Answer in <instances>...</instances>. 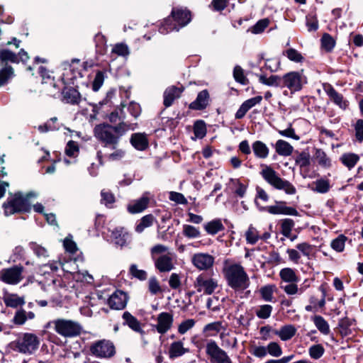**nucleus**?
<instances>
[{
	"label": "nucleus",
	"mask_w": 363,
	"mask_h": 363,
	"mask_svg": "<svg viewBox=\"0 0 363 363\" xmlns=\"http://www.w3.org/2000/svg\"><path fill=\"white\" fill-rule=\"evenodd\" d=\"M296 163L301 168L307 167L310 165L309 155L305 152H301L295 160Z\"/></svg>",
	"instance_id": "obj_63"
},
{
	"label": "nucleus",
	"mask_w": 363,
	"mask_h": 363,
	"mask_svg": "<svg viewBox=\"0 0 363 363\" xmlns=\"http://www.w3.org/2000/svg\"><path fill=\"white\" fill-rule=\"evenodd\" d=\"M89 351L93 356L100 359H110L116 354L113 343L106 339L94 342L89 347Z\"/></svg>",
	"instance_id": "obj_8"
},
{
	"label": "nucleus",
	"mask_w": 363,
	"mask_h": 363,
	"mask_svg": "<svg viewBox=\"0 0 363 363\" xmlns=\"http://www.w3.org/2000/svg\"><path fill=\"white\" fill-rule=\"evenodd\" d=\"M246 242L250 245L256 244L259 240H267L271 234L268 232L260 233L259 231L250 224L245 234Z\"/></svg>",
	"instance_id": "obj_21"
},
{
	"label": "nucleus",
	"mask_w": 363,
	"mask_h": 363,
	"mask_svg": "<svg viewBox=\"0 0 363 363\" xmlns=\"http://www.w3.org/2000/svg\"><path fill=\"white\" fill-rule=\"evenodd\" d=\"M279 277L283 282L292 283L299 281L296 270L290 267L281 269L279 272Z\"/></svg>",
	"instance_id": "obj_34"
},
{
	"label": "nucleus",
	"mask_w": 363,
	"mask_h": 363,
	"mask_svg": "<svg viewBox=\"0 0 363 363\" xmlns=\"http://www.w3.org/2000/svg\"><path fill=\"white\" fill-rule=\"evenodd\" d=\"M40 340L33 333H26L18 337L15 342L16 350L24 354H31L38 348Z\"/></svg>",
	"instance_id": "obj_10"
},
{
	"label": "nucleus",
	"mask_w": 363,
	"mask_h": 363,
	"mask_svg": "<svg viewBox=\"0 0 363 363\" xmlns=\"http://www.w3.org/2000/svg\"><path fill=\"white\" fill-rule=\"evenodd\" d=\"M276 291L277 286L274 284H267L260 288L259 294L264 301L275 302L274 294Z\"/></svg>",
	"instance_id": "obj_35"
},
{
	"label": "nucleus",
	"mask_w": 363,
	"mask_h": 363,
	"mask_svg": "<svg viewBox=\"0 0 363 363\" xmlns=\"http://www.w3.org/2000/svg\"><path fill=\"white\" fill-rule=\"evenodd\" d=\"M297 282L289 283L286 285H281L280 288L289 296L301 294L303 291L302 288H298Z\"/></svg>",
	"instance_id": "obj_49"
},
{
	"label": "nucleus",
	"mask_w": 363,
	"mask_h": 363,
	"mask_svg": "<svg viewBox=\"0 0 363 363\" xmlns=\"http://www.w3.org/2000/svg\"><path fill=\"white\" fill-rule=\"evenodd\" d=\"M182 92V89L176 86L168 87L164 92V105L169 107L174 101L179 98Z\"/></svg>",
	"instance_id": "obj_28"
},
{
	"label": "nucleus",
	"mask_w": 363,
	"mask_h": 363,
	"mask_svg": "<svg viewBox=\"0 0 363 363\" xmlns=\"http://www.w3.org/2000/svg\"><path fill=\"white\" fill-rule=\"evenodd\" d=\"M203 228L206 233L211 235H214L225 229V227L220 218L213 219L207 222L203 225Z\"/></svg>",
	"instance_id": "obj_32"
},
{
	"label": "nucleus",
	"mask_w": 363,
	"mask_h": 363,
	"mask_svg": "<svg viewBox=\"0 0 363 363\" xmlns=\"http://www.w3.org/2000/svg\"><path fill=\"white\" fill-rule=\"evenodd\" d=\"M260 175L269 185L277 190H282L286 194L294 195L296 193L295 186L289 181L281 178L278 173L270 166L262 164Z\"/></svg>",
	"instance_id": "obj_4"
},
{
	"label": "nucleus",
	"mask_w": 363,
	"mask_h": 363,
	"mask_svg": "<svg viewBox=\"0 0 363 363\" xmlns=\"http://www.w3.org/2000/svg\"><path fill=\"white\" fill-rule=\"evenodd\" d=\"M128 302L127 294L122 291H116L108 299L109 306L116 310L123 309Z\"/></svg>",
	"instance_id": "obj_22"
},
{
	"label": "nucleus",
	"mask_w": 363,
	"mask_h": 363,
	"mask_svg": "<svg viewBox=\"0 0 363 363\" xmlns=\"http://www.w3.org/2000/svg\"><path fill=\"white\" fill-rule=\"evenodd\" d=\"M62 101L66 104L78 105L82 101V96L75 88L65 86L62 91Z\"/></svg>",
	"instance_id": "obj_23"
},
{
	"label": "nucleus",
	"mask_w": 363,
	"mask_h": 363,
	"mask_svg": "<svg viewBox=\"0 0 363 363\" xmlns=\"http://www.w3.org/2000/svg\"><path fill=\"white\" fill-rule=\"evenodd\" d=\"M150 252L155 267L160 272H169L174 268V255L169 251L168 247L157 244L152 246Z\"/></svg>",
	"instance_id": "obj_3"
},
{
	"label": "nucleus",
	"mask_w": 363,
	"mask_h": 363,
	"mask_svg": "<svg viewBox=\"0 0 363 363\" xmlns=\"http://www.w3.org/2000/svg\"><path fill=\"white\" fill-rule=\"evenodd\" d=\"M129 272L133 277L141 281L145 280L147 277V272L143 269H139L135 264L130 265Z\"/></svg>",
	"instance_id": "obj_57"
},
{
	"label": "nucleus",
	"mask_w": 363,
	"mask_h": 363,
	"mask_svg": "<svg viewBox=\"0 0 363 363\" xmlns=\"http://www.w3.org/2000/svg\"><path fill=\"white\" fill-rule=\"evenodd\" d=\"M259 81L260 83L267 86H275L282 87L281 77L277 75H271L267 77L265 75H259Z\"/></svg>",
	"instance_id": "obj_43"
},
{
	"label": "nucleus",
	"mask_w": 363,
	"mask_h": 363,
	"mask_svg": "<svg viewBox=\"0 0 363 363\" xmlns=\"http://www.w3.org/2000/svg\"><path fill=\"white\" fill-rule=\"evenodd\" d=\"M223 328L222 322L216 321L206 325L203 332L207 333L206 336H216Z\"/></svg>",
	"instance_id": "obj_40"
},
{
	"label": "nucleus",
	"mask_w": 363,
	"mask_h": 363,
	"mask_svg": "<svg viewBox=\"0 0 363 363\" xmlns=\"http://www.w3.org/2000/svg\"><path fill=\"white\" fill-rule=\"evenodd\" d=\"M269 21L267 18L259 20L251 28V31L255 34L260 33L269 26Z\"/></svg>",
	"instance_id": "obj_64"
},
{
	"label": "nucleus",
	"mask_w": 363,
	"mask_h": 363,
	"mask_svg": "<svg viewBox=\"0 0 363 363\" xmlns=\"http://www.w3.org/2000/svg\"><path fill=\"white\" fill-rule=\"evenodd\" d=\"M314 157L320 167L328 169L332 166L330 158L323 150L316 149Z\"/></svg>",
	"instance_id": "obj_38"
},
{
	"label": "nucleus",
	"mask_w": 363,
	"mask_h": 363,
	"mask_svg": "<svg viewBox=\"0 0 363 363\" xmlns=\"http://www.w3.org/2000/svg\"><path fill=\"white\" fill-rule=\"evenodd\" d=\"M189 352V349L184 347L181 340L174 341L169 345L168 354L170 359H175Z\"/></svg>",
	"instance_id": "obj_27"
},
{
	"label": "nucleus",
	"mask_w": 363,
	"mask_h": 363,
	"mask_svg": "<svg viewBox=\"0 0 363 363\" xmlns=\"http://www.w3.org/2000/svg\"><path fill=\"white\" fill-rule=\"evenodd\" d=\"M262 100V96H257L255 97L249 99L245 101L240 106L238 110L235 114V118L236 119L242 118L247 112L251 109L252 107L255 106L257 104H259Z\"/></svg>",
	"instance_id": "obj_24"
},
{
	"label": "nucleus",
	"mask_w": 363,
	"mask_h": 363,
	"mask_svg": "<svg viewBox=\"0 0 363 363\" xmlns=\"http://www.w3.org/2000/svg\"><path fill=\"white\" fill-rule=\"evenodd\" d=\"M174 322L173 315L168 312H162L157 315V324L155 328L161 335L167 333L172 327Z\"/></svg>",
	"instance_id": "obj_17"
},
{
	"label": "nucleus",
	"mask_w": 363,
	"mask_h": 363,
	"mask_svg": "<svg viewBox=\"0 0 363 363\" xmlns=\"http://www.w3.org/2000/svg\"><path fill=\"white\" fill-rule=\"evenodd\" d=\"M148 289L152 295H156L159 292L162 291L160 283L155 277L150 278L148 281Z\"/></svg>",
	"instance_id": "obj_62"
},
{
	"label": "nucleus",
	"mask_w": 363,
	"mask_h": 363,
	"mask_svg": "<svg viewBox=\"0 0 363 363\" xmlns=\"http://www.w3.org/2000/svg\"><path fill=\"white\" fill-rule=\"evenodd\" d=\"M315 187L312 190L320 194H326L330 189V181L326 179H319L313 182Z\"/></svg>",
	"instance_id": "obj_42"
},
{
	"label": "nucleus",
	"mask_w": 363,
	"mask_h": 363,
	"mask_svg": "<svg viewBox=\"0 0 363 363\" xmlns=\"http://www.w3.org/2000/svg\"><path fill=\"white\" fill-rule=\"evenodd\" d=\"M45 328H53L57 334L64 337H77L81 334L82 330V327L78 322L64 318H57L49 321L45 324Z\"/></svg>",
	"instance_id": "obj_5"
},
{
	"label": "nucleus",
	"mask_w": 363,
	"mask_h": 363,
	"mask_svg": "<svg viewBox=\"0 0 363 363\" xmlns=\"http://www.w3.org/2000/svg\"><path fill=\"white\" fill-rule=\"evenodd\" d=\"M273 308L271 305L264 304L259 306L255 311L256 315L261 319H267L270 317Z\"/></svg>",
	"instance_id": "obj_52"
},
{
	"label": "nucleus",
	"mask_w": 363,
	"mask_h": 363,
	"mask_svg": "<svg viewBox=\"0 0 363 363\" xmlns=\"http://www.w3.org/2000/svg\"><path fill=\"white\" fill-rule=\"evenodd\" d=\"M274 147L276 152L279 155L284 157L290 156L294 151V147L291 144L281 139L276 142Z\"/></svg>",
	"instance_id": "obj_31"
},
{
	"label": "nucleus",
	"mask_w": 363,
	"mask_h": 363,
	"mask_svg": "<svg viewBox=\"0 0 363 363\" xmlns=\"http://www.w3.org/2000/svg\"><path fill=\"white\" fill-rule=\"evenodd\" d=\"M171 16L165 19L159 28V32L165 35L173 30L178 31L186 26L191 20V12L182 7L173 8Z\"/></svg>",
	"instance_id": "obj_2"
},
{
	"label": "nucleus",
	"mask_w": 363,
	"mask_h": 363,
	"mask_svg": "<svg viewBox=\"0 0 363 363\" xmlns=\"http://www.w3.org/2000/svg\"><path fill=\"white\" fill-rule=\"evenodd\" d=\"M281 233L285 236H290L292 229L294 228L295 223L291 218H284L281 220Z\"/></svg>",
	"instance_id": "obj_47"
},
{
	"label": "nucleus",
	"mask_w": 363,
	"mask_h": 363,
	"mask_svg": "<svg viewBox=\"0 0 363 363\" xmlns=\"http://www.w3.org/2000/svg\"><path fill=\"white\" fill-rule=\"evenodd\" d=\"M183 234L185 237L189 238H199L201 233L199 228L191 225H183Z\"/></svg>",
	"instance_id": "obj_55"
},
{
	"label": "nucleus",
	"mask_w": 363,
	"mask_h": 363,
	"mask_svg": "<svg viewBox=\"0 0 363 363\" xmlns=\"http://www.w3.org/2000/svg\"><path fill=\"white\" fill-rule=\"evenodd\" d=\"M0 61L2 62L18 63L19 59L16 53L7 49H2L0 50Z\"/></svg>",
	"instance_id": "obj_45"
},
{
	"label": "nucleus",
	"mask_w": 363,
	"mask_h": 363,
	"mask_svg": "<svg viewBox=\"0 0 363 363\" xmlns=\"http://www.w3.org/2000/svg\"><path fill=\"white\" fill-rule=\"evenodd\" d=\"M13 69L11 66H6L0 70V86L7 83L13 77Z\"/></svg>",
	"instance_id": "obj_53"
},
{
	"label": "nucleus",
	"mask_w": 363,
	"mask_h": 363,
	"mask_svg": "<svg viewBox=\"0 0 363 363\" xmlns=\"http://www.w3.org/2000/svg\"><path fill=\"white\" fill-rule=\"evenodd\" d=\"M346 240L347 237L343 235H340L331 242L330 246L336 252H341L345 249Z\"/></svg>",
	"instance_id": "obj_54"
},
{
	"label": "nucleus",
	"mask_w": 363,
	"mask_h": 363,
	"mask_svg": "<svg viewBox=\"0 0 363 363\" xmlns=\"http://www.w3.org/2000/svg\"><path fill=\"white\" fill-rule=\"evenodd\" d=\"M210 96L206 89L200 91L196 99L189 104V108L192 110H203L209 104Z\"/></svg>",
	"instance_id": "obj_25"
},
{
	"label": "nucleus",
	"mask_w": 363,
	"mask_h": 363,
	"mask_svg": "<svg viewBox=\"0 0 363 363\" xmlns=\"http://www.w3.org/2000/svg\"><path fill=\"white\" fill-rule=\"evenodd\" d=\"M206 354L209 357L211 363H233L227 352L213 340L207 341Z\"/></svg>",
	"instance_id": "obj_11"
},
{
	"label": "nucleus",
	"mask_w": 363,
	"mask_h": 363,
	"mask_svg": "<svg viewBox=\"0 0 363 363\" xmlns=\"http://www.w3.org/2000/svg\"><path fill=\"white\" fill-rule=\"evenodd\" d=\"M325 353V348L321 344L313 345L308 348V354L313 359H319Z\"/></svg>",
	"instance_id": "obj_46"
},
{
	"label": "nucleus",
	"mask_w": 363,
	"mask_h": 363,
	"mask_svg": "<svg viewBox=\"0 0 363 363\" xmlns=\"http://www.w3.org/2000/svg\"><path fill=\"white\" fill-rule=\"evenodd\" d=\"M57 121L58 119L57 117H52L44 124L40 125L38 127V130L40 133L57 130L60 128V125L57 123Z\"/></svg>",
	"instance_id": "obj_39"
},
{
	"label": "nucleus",
	"mask_w": 363,
	"mask_h": 363,
	"mask_svg": "<svg viewBox=\"0 0 363 363\" xmlns=\"http://www.w3.org/2000/svg\"><path fill=\"white\" fill-rule=\"evenodd\" d=\"M194 133L198 138H203L206 134V128L203 121H196L194 125Z\"/></svg>",
	"instance_id": "obj_60"
},
{
	"label": "nucleus",
	"mask_w": 363,
	"mask_h": 363,
	"mask_svg": "<svg viewBox=\"0 0 363 363\" xmlns=\"http://www.w3.org/2000/svg\"><path fill=\"white\" fill-rule=\"evenodd\" d=\"M155 221L156 219L152 214L145 215L137 222L135 230L138 233H141L145 228L152 226Z\"/></svg>",
	"instance_id": "obj_33"
},
{
	"label": "nucleus",
	"mask_w": 363,
	"mask_h": 363,
	"mask_svg": "<svg viewBox=\"0 0 363 363\" xmlns=\"http://www.w3.org/2000/svg\"><path fill=\"white\" fill-rule=\"evenodd\" d=\"M112 242L121 247L128 245L131 240L130 233L123 227H117L111 231Z\"/></svg>",
	"instance_id": "obj_20"
},
{
	"label": "nucleus",
	"mask_w": 363,
	"mask_h": 363,
	"mask_svg": "<svg viewBox=\"0 0 363 363\" xmlns=\"http://www.w3.org/2000/svg\"><path fill=\"white\" fill-rule=\"evenodd\" d=\"M233 77L237 82L242 85H247L249 83L248 79L244 74L243 69L239 65H236L234 67Z\"/></svg>",
	"instance_id": "obj_50"
},
{
	"label": "nucleus",
	"mask_w": 363,
	"mask_h": 363,
	"mask_svg": "<svg viewBox=\"0 0 363 363\" xmlns=\"http://www.w3.org/2000/svg\"><path fill=\"white\" fill-rule=\"evenodd\" d=\"M260 211H267L270 214L273 215H289V216H298V211L290 206H286L284 202L276 201V204L274 206H261L259 207Z\"/></svg>",
	"instance_id": "obj_16"
},
{
	"label": "nucleus",
	"mask_w": 363,
	"mask_h": 363,
	"mask_svg": "<svg viewBox=\"0 0 363 363\" xmlns=\"http://www.w3.org/2000/svg\"><path fill=\"white\" fill-rule=\"evenodd\" d=\"M94 136L104 147L115 150L119 143V137L114 133L113 125L108 123L96 125L94 129Z\"/></svg>",
	"instance_id": "obj_6"
},
{
	"label": "nucleus",
	"mask_w": 363,
	"mask_h": 363,
	"mask_svg": "<svg viewBox=\"0 0 363 363\" xmlns=\"http://www.w3.org/2000/svg\"><path fill=\"white\" fill-rule=\"evenodd\" d=\"M252 150L255 157L258 159H266L269 154V149L267 145L260 140H256L252 144Z\"/></svg>",
	"instance_id": "obj_29"
},
{
	"label": "nucleus",
	"mask_w": 363,
	"mask_h": 363,
	"mask_svg": "<svg viewBox=\"0 0 363 363\" xmlns=\"http://www.w3.org/2000/svg\"><path fill=\"white\" fill-rule=\"evenodd\" d=\"M340 160L349 169H352L359 160V156L355 153L347 152L341 155Z\"/></svg>",
	"instance_id": "obj_36"
},
{
	"label": "nucleus",
	"mask_w": 363,
	"mask_h": 363,
	"mask_svg": "<svg viewBox=\"0 0 363 363\" xmlns=\"http://www.w3.org/2000/svg\"><path fill=\"white\" fill-rule=\"evenodd\" d=\"M296 249L308 259L311 258L313 250V246L308 242H303L298 243L296 246Z\"/></svg>",
	"instance_id": "obj_56"
},
{
	"label": "nucleus",
	"mask_w": 363,
	"mask_h": 363,
	"mask_svg": "<svg viewBox=\"0 0 363 363\" xmlns=\"http://www.w3.org/2000/svg\"><path fill=\"white\" fill-rule=\"evenodd\" d=\"M3 208L6 216L17 212H27L30 208L27 199L20 194H16L14 196L9 197L6 202L4 203Z\"/></svg>",
	"instance_id": "obj_9"
},
{
	"label": "nucleus",
	"mask_w": 363,
	"mask_h": 363,
	"mask_svg": "<svg viewBox=\"0 0 363 363\" xmlns=\"http://www.w3.org/2000/svg\"><path fill=\"white\" fill-rule=\"evenodd\" d=\"M228 285L235 292L243 291L250 285L248 274L240 264H233L224 269Z\"/></svg>",
	"instance_id": "obj_1"
},
{
	"label": "nucleus",
	"mask_w": 363,
	"mask_h": 363,
	"mask_svg": "<svg viewBox=\"0 0 363 363\" xmlns=\"http://www.w3.org/2000/svg\"><path fill=\"white\" fill-rule=\"evenodd\" d=\"M313 323L317 329L323 335H328L330 330L328 322L320 315H315L313 318Z\"/></svg>",
	"instance_id": "obj_44"
},
{
	"label": "nucleus",
	"mask_w": 363,
	"mask_h": 363,
	"mask_svg": "<svg viewBox=\"0 0 363 363\" xmlns=\"http://www.w3.org/2000/svg\"><path fill=\"white\" fill-rule=\"evenodd\" d=\"M195 324L196 321L194 319H187L182 321L178 326V333L180 335H184L194 328Z\"/></svg>",
	"instance_id": "obj_61"
},
{
	"label": "nucleus",
	"mask_w": 363,
	"mask_h": 363,
	"mask_svg": "<svg viewBox=\"0 0 363 363\" xmlns=\"http://www.w3.org/2000/svg\"><path fill=\"white\" fill-rule=\"evenodd\" d=\"M218 281L206 274H200L194 281V287L198 293L212 294L218 287Z\"/></svg>",
	"instance_id": "obj_12"
},
{
	"label": "nucleus",
	"mask_w": 363,
	"mask_h": 363,
	"mask_svg": "<svg viewBox=\"0 0 363 363\" xmlns=\"http://www.w3.org/2000/svg\"><path fill=\"white\" fill-rule=\"evenodd\" d=\"M23 269L21 265L2 269L0 271V280L8 284L16 285L23 279Z\"/></svg>",
	"instance_id": "obj_13"
},
{
	"label": "nucleus",
	"mask_w": 363,
	"mask_h": 363,
	"mask_svg": "<svg viewBox=\"0 0 363 363\" xmlns=\"http://www.w3.org/2000/svg\"><path fill=\"white\" fill-rule=\"evenodd\" d=\"M137 126V123H128L124 121H121L118 125L113 126L114 133L118 135L119 139L128 130H134Z\"/></svg>",
	"instance_id": "obj_41"
},
{
	"label": "nucleus",
	"mask_w": 363,
	"mask_h": 363,
	"mask_svg": "<svg viewBox=\"0 0 363 363\" xmlns=\"http://www.w3.org/2000/svg\"><path fill=\"white\" fill-rule=\"evenodd\" d=\"M321 45L325 50L330 52L335 45V40L330 34L324 33L321 38Z\"/></svg>",
	"instance_id": "obj_51"
},
{
	"label": "nucleus",
	"mask_w": 363,
	"mask_h": 363,
	"mask_svg": "<svg viewBox=\"0 0 363 363\" xmlns=\"http://www.w3.org/2000/svg\"><path fill=\"white\" fill-rule=\"evenodd\" d=\"M267 353L274 357H280L283 352L281 346L276 342H269L267 346Z\"/></svg>",
	"instance_id": "obj_58"
},
{
	"label": "nucleus",
	"mask_w": 363,
	"mask_h": 363,
	"mask_svg": "<svg viewBox=\"0 0 363 363\" xmlns=\"http://www.w3.org/2000/svg\"><path fill=\"white\" fill-rule=\"evenodd\" d=\"M352 324L351 320L347 318H342L338 323L340 333L343 336L348 335L351 331L350 327Z\"/></svg>",
	"instance_id": "obj_59"
},
{
	"label": "nucleus",
	"mask_w": 363,
	"mask_h": 363,
	"mask_svg": "<svg viewBox=\"0 0 363 363\" xmlns=\"http://www.w3.org/2000/svg\"><path fill=\"white\" fill-rule=\"evenodd\" d=\"M123 325L128 326L135 333H139L144 344H147V341L145 340L146 332L143 330V324L129 311L123 312L122 315Z\"/></svg>",
	"instance_id": "obj_14"
},
{
	"label": "nucleus",
	"mask_w": 363,
	"mask_h": 363,
	"mask_svg": "<svg viewBox=\"0 0 363 363\" xmlns=\"http://www.w3.org/2000/svg\"><path fill=\"white\" fill-rule=\"evenodd\" d=\"M150 200V193L145 191L140 198L131 201L128 204L127 210L131 214L141 213L147 208Z\"/></svg>",
	"instance_id": "obj_18"
},
{
	"label": "nucleus",
	"mask_w": 363,
	"mask_h": 363,
	"mask_svg": "<svg viewBox=\"0 0 363 363\" xmlns=\"http://www.w3.org/2000/svg\"><path fill=\"white\" fill-rule=\"evenodd\" d=\"M274 333L278 335L283 341H287L291 339L296 333V328L292 325H286L282 326L279 330H274Z\"/></svg>",
	"instance_id": "obj_30"
},
{
	"label": "nucleus",
	"mask_w": 363,
	"mask_h": 363,
	"mask_svg": "<svg viewBox=\"0 0 363 363\" xmlns=\"http://www.w3.org/2000/svg\"><path fill=\"white\" fill-rule=\"evenodd\" d=\"M215 258L208 253L199 252L193 255L191 263L196 269L207 271L211 269L214 264Z\"/></svg>",
	"instance_id": "obj_15"
},
{
	"label": "nucleus",
	"mask_w": 363,
	"mask_h": 363,
	"mask_svg": "<svg viewBox=\"0 0 363 363\" xmlns=\"http://www.w3.org/2000/svg\"><path fill=\"white\" fill-rule=\"evenodd\" d=\"M323 90L330 99L340 108L345 110L349 106V101L344 98L342 94L338 93L330 84L323 85Z\"/></svg>",
	"instance_id": "obj_19"
},
{
	"label": "nucleus",
	"mask_w": 363,
	"mask_h": 363,
	"mask_svg": "<svg viewBox=\"0 0 363 363\" xmlns=\"http://www.w3.org/2000/svg\"><path fill=\"white\" fill-rule=\"evenodd\" d=\"M283 55L287 58L294 62H302L304 57L298 50L294 48H289L283 52Z\"/></svg>",
	"instance_id": "obj_48"
},
{
	"label": "nucleus",
	"mask_w": 363,
	"mask_h": 363,
	"mask_svg": "<svg viewBox=\"0 0 363 363\" xmlns=\"http://www.w3.org/2000/svg\"><path fill=\"white\" fill-rule=\"evenodd\" d=\"M4 303L6 306L16 308L24 305L25 299L23 296H19L17 294H11L7 295L4 298Z\"/></svg>",
	"instance_id": "obj_37"
},
{
	"label": "nucleus",
	"mask_w": 363,
	"mask_h": 363,
	"mask_svg": "<svg viewBox=\"0 0 363 363\" xmlns=\"http://www.w3.org/2000/svg\"><path fill=\"white\" fill-rule=\"evenodd\" d=\"M130 142L138 150L143 151L149 146V141L145 133H137L132 134Z\"/></svg>",
	"instance_id": "obj_26"
},
{
	"label": "nucleus",
	"mask_w": 363,
	"mask_h": 363,
	"mask_svg": "<svg viewBox=\"0 0 363 363\" xmlns=\"http://www.w3.org/2000/svg\"><path fill=\"white\" fill-rule=\"evenodd\" d=\"M282 87L287 88L291 94L300 91L307 84L308 79L303 71L289 72L281 77Z\"/></svg>",
	"instance_id": "obj_7"
}]
</instances>
